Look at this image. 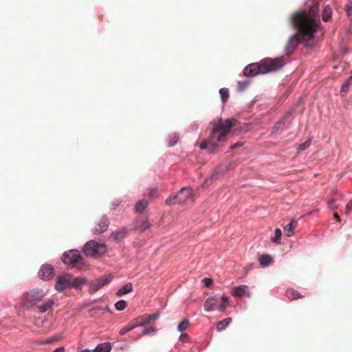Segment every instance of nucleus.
I'll return each mask as SVG.
<instances>
[{"instance_id": "f257e3e1", "label": "nucleus", "mask_w": 352, "mask_h": 352, "mask_svg": "<svg viewBox=\"0 0 352 352\" xmlns=\"http://www.w3.org/2000/svg\"><path fill=\"white\" fill-rule=\"evenodd\" d=\"M289 20L290 23L298 29V32L289 38L283 50L285 55H290L300 43L307 47L313 46L314 41L318 40L324 34L319 17L318 2L309 0L303 9L291 15Z\"/></svg>"}, {"instance_id": "f03ea898", "label": "nucleus", "mask_w": 352, "mask_h": 352, "mask_svg": "<svg viewBox=\"0 0 352 352\" xmlns=\"http://www.w3.org/2000/svg\"><path fill=\"white\" fill-rule=\"evenodd\" d=\"M285 63L283 56L274 58H265L258 63H253L245 66L243 70V75L254 77L259 74H266L276 72L283 67Z\"/></svg>"}, {"instance_id": "7ed1b4c3", "label": "nucleus", "mask_w": 352, "mask_h": 352, "mask_svg": "<svg viewBox=\"0 0 352 352\" xmlns=\"http://www.w3.org/2000/svg\"><path fill=\"white\" fill-rule=\"evenodd\" d=\"M225 133V131H221L219 133H217L215 130L211 131L208 142L202 141L199 146L201 150H207L209 153L216 152L219 147V144L224 142L223 137Z\"/></svg>"}, {"instance_id": "20e7f679", "label": "nucleus", "mask_w": 352, "mask_h": 352, "mask_svg": "<svg viewBox=\"0 0 352 352\" xmlns=\"http://www.w3.org/2000/svg\"><path fill=\"white\" fill-rule=\"evenodd\" d=\"M45 293L41 289L34 288L26 292L22 296V305L25 309H30L41 302Z\"/></svg>"}, {"instance_id": "39448f33", "label": "nucleus", "mask_w": 352, "mask_h": 352, "mask_svg": "<svg viewBox=\"0 0 352 352\" xmlns=\"http://www.w3.org/2000/svg\"><path fill=\"white\" fill-rule=\"evenodd\" d=\"M107 249V247L104 243L90 240L83 246L82 252L86 256L97 258L104 254Z\"/></svg>"}, {"instance_id": "423d86ee", "label": "nucleus", "mask_w": 352, "mask_h": 352, "mask_svg": "<svg viewBox=\"0 0 352 352\" xmlns=\"http://www.w3.org/2000/svg\"><path fill=\"white\" fill-rule=\"evenodd\" d=\"M65 265L75 267L77 264L83 265V258L78 250L72 249L65 251L61 257Z\"/></svg>"}, {"instance_id": "0eeeda50", "label": "nucleus", "mask_w": 352, "mask_h": 352, "mask_svg": "<svg viewBox=\"0 0 352 352\" xmlns=\"http://www.w3.org/2000/svg\"><path fill=\"white\" fill-rule=\"evenodd\" d=\"M236 120L233 118H229L226 120L224 122L222 121L221 118L219 120H212L210 124H212V131H216L217 133H219L221 131H225L224 135V142L226 141L227 135L230 133V128L234 125Z\"/></svg>"}, {"instance_id": "6e6552de", "label": "nucleus", "mask_w": 352, "mask_h": 352, "mask_svg": "<svg viewBox=\"0 0 352 352\" xmlns=\"http://www.w3.org/2000/svg\"><path fill=\"white\" fill-rule=\"evenodd\" d=\"M38 276L43 280H52L54 277V268L52 265L43 264L41 265Z\"/></svg>"}, {"instance_id": "1a4fd4ad", "label": "nucleus", "mask_w": 352, "mask_h": 352, "mask_svg": "<svg viewBox=\"0 0 352 352\" xmlns=\"http://www.w3.org/2000/svg\"><path fill=\"white\" fill-rule=\"evenodd\" d=\"M151 224L148 222L147 217H140L135 219L131 226V231L140 230L143 232L150 228Z\"/></svg>"}, {"instance_id": "9d476101", "label": "nucleus", "mask_w": 352, "mask_h": 352, "mask_svg": "<svg viewBox=\"0 0 352 352\" xmlns=\"http://www.w3.org/2000/svg\"><path fill=\"white\" fill-rule=\"evenodd\" d=\"M71 287V276L69 274L58 276L56 278L55 289L58 292H63L65 289Z\"/></svg>"}, {"instance_id": "9b49d317", "label": "nucleus", "mask_w": 352, "mask_h": 352, "mask_svg": "<svg viewBox=\"0 0 352 352\" xmlns=\"http://www.w3.org/2000/svg\"><path fill=\"white\" fill-rule=\"evenodd\" d=\"M112 280L111 275H105L100 278H98L94 281H91L89 283V287L90 289L92 292H96L105 286L106 285L109 284Z\"/></svg>"}, {"instance_id": "f8f14e48", "label": "nucleus", "mask_w": 352, "mask_h": 352, "mask_svg": "<svg viewBox=\"0 0 352 352\" xmlns=\"http://www.w3.org/2000/svg\"><path fill=\"white\" fill-rule=\"evenodd\" d=\"M232 294L234 297L238 298H250V293L249 287L245 285L235 286L232 288Z\"/></svg>"}, {"instance_id": "ddd939ff", "label": "nucleus", "mask_w": 352, "mask_h": 352, "mask_svg": "<svg viewBox=\"0 0 352 352\" xmlns=\"http://www.w3.org/2000/svg\"><path fill=\"white\" fill-rule=\"evenodd\" d=\"M219 302L217 296H210L206 298L204 304V311L211 312L217 308V303Z\"/></svg>"}, {"instance_id": "4468645a", "label": "nucleus", "mask_w": 352, "mask_h": 352, "mask_svg": "<svg viewBox=\"0 0 352 352\" xmlns=\"http://www.w3.org/2000/svg\"><path fill=\"white\" fill-rule=\"evenodd\" d=\"M109 226V219L107 215H103L97 224L94 232L96 234L104 232Z\"/></svg>"}, {"instance_id": "2eb2a0df", "label": "nucleus", "mask_w": 352, "mask_h": 352, "mask_svg": "<svg viewBox=\"0 0 352 352\" xmlns=\"http://www.w3.org/2000/svg\"><path fill=\"white\" fill-rule=\"evenodd\" d=\"M192 189L190 187H183L176 193V195L179 201L183 203L190 197Z\"/></svg>"}, {"instance_id": "dca6fc26", "label": "nucleus", "mask_w": 352, "mask_h": 352, "mask_svg": "<svg viewBox=\"0 0 352 352\" xmlns=\"http://www.w3.org/2000/svg\"><path fill=\"white\" fill-rule=\"evenodd\" d=\"M130 231H131V228L122 227L120 230L113 232L111 235L115 241H119L124 239Z\"/></svg>"}, {"instance_id": "f3484780", "label": "nucleus", "mask_w": 352, "mask_h": 352, "mask_svg": "<svg viewBox=\"0 0 352 352\" xmlns=\"http://www.w3.org/2000/svg\"><path fill=\"white\" fill-rule=\"evenodd\" d=\"M111 350V344L110 342H102L98 344L96 348L92 350L85 349L80 352H110Z\"/></svg>"}, {"instance_id": "a211bd4d", "label": "nucleus", "mask_w": 352, "mask_h": 352, "mask_svg": "<svg viewBox=\"0 0 352 352\" xmlns=\"http://www.w3.org/2000/svg\"><path fill=\"white\" fill-rule=\"evenodd\" d=\"M54 305V300L51 298L45 299L41 305H37L38 311L41 314H43L50 309Z\"/></svg>"}, {"instance_id": "6ab92c4d", "label": "nucleus", "mask_w": 352, "mask_h": 352, "mask_svg": "<svg viewBox=\"0 0 352 352\" xmlns=\"http://www.w3.org/2000/svg\"><path fill=\"white\" fill-rule=\"evenodd\" d=\"M298 224V221L295 219H292L290 222L284 228V232L287 236H292L294 235V230Z\"/></svg>"}, {"instance_id": "aec40b11", "label": "nucleus", "mask_w": 352, "mask_h": 352, "mask_svg": "<svg viewBox=\"0 0 352 352\" xmlns=\"http://www.w3.org/2000/svg\"><path fill=\"white\" fill-rule=\"evenodd\" d=\"M133 287L131 283H126L122 285L116 293V296L120 297L123 295L127 294L133 291Z\"/></svg>"}, {"instance_id": "412c9836", "label": "nucleus", "mask_w": 352, "mask_h": 352, "mask_svg": "<svg viewBox=\"0 0 352 352\" xmlns=\"http://www.w3.org/2000/svg\"><path fill=\"white\" fill-rule=\"evenodd\" d=\"M332 16V8L329 5H324L322 10V19L327 22Z\"/></svg>"}, {"instance_id": "4be33fe9", "label": "nucleus", "mask_w": 352, "mask_h": 352, "mask_svg": "<svg viewBox=\"0 0 352 352\" xmlns=\"http://www.w3.org/2000/svg\"><path fill=\"white\" fill-rule=\"evenodd\" d=\"M148 202L147 200L142 199L139 200L134 206V211L136 213H142L148 206Z\"/></svg>"}, {"instance_id": "5701e85b", "label": "nucleus", "mask_w": 352, "mask_h": 352, "mask_svg": "<svg viewBox=\"0 0 352 352\" xmlns=\"http://www.w3.org/2000/svg\"><path fill=\"white\" fill-rule=\"evenodd\" d=\"M272 257L269 254H262L258 257L259 264L262 267H267L272 263Z\"/></svg>"}, {"instance_id": "b1692460", "label": "nucleus", "mask_w": 352, "mask_h": 352, "mask_svg": "<svg viewBox=\"0 0 352 352\" xmlns=\"http://www.w3.org/2000/svg\"><path fill=\"white\" fill-rule=\"evenodd\" d=\"M86 280L82 277H76L71 280V287H74L77 289H81L82 285L85 284Z\"/></svg>"}, {"instance_id": "393cba45", "label": "nucleus", "mask_w": 352, "mask_h": 352, "mask_svg": "<svg viewBox=\"0 0 352 352\" xmlns=\"http://www.w3.org/2000/svg\"><path fill=\"white\" fill-rule=\"evenodd\" d=\"M219 93L220 95L221 101L222 104L224 105L226 102L228 101V99L229 98L230 96L229 90L228 88L226 87L221 88L219 91Z\"/></svg>"}, {"instance_id": "a878e982", "label": "nucleus", "mask_w": 352, "mask_h": 352, "mask_svg": "<svg viewBox=\"0 0 352 352\" xmlns=\"http://www.w3.org/2000/svg\"><path fill=\"white\" fill-rule=\"evenodd\" d=\"M231 322H232L231 318H227L226 319L222 320L221 321H219L217 323V331H223L227 327L229 326V324L231 323Z\"/></svg>"}, {"instance_id": "bb28decb", "label": "nucleus", "mask_w": 352, "mask_h": 352, "mask_svg": "<svg viewBox=\"0 0 352 352\" xmlns=\"http://www.w3.org/2000/svg\"><path fill=\"white\" fill-rule=\"evenodd\" d=\"M285 295L290 300H296L301 298L300 294L293 289H288L285 292Z\"/></svg>"}, {"instance_id": "cd10ccee", "label": "nucleus", "mask_w": 352, "mask_h": 352, "mask_svg": "<svg viewBox=\"0 0 352 352\" xmlns=\"http://www.w3.org/2000/svg\"><path fill=\"white\" fill-rule=\"evenodd\" d=\"M179 135L177 133H173L168 135V146L171 147L174 146L179 140Z\"/></svg>"}, {"instance_id": "c85d7f7f", "label": "nucleus", "mask_w": 352, "mask_h": 352, "mask_svg": "<svg viewBox=\"0 0 352 352\" xmlns=\"http://www.w3.org/2000/svg\"><path fill=\"white\" fill-rule=\"evenodd\" d=\"M60 335H54L45 340H41L38 342L39 344H48L58 341L60 338Z\"/></svg>"}, {"instance_id": "c756f323", "label": "nucleus", "mask_w": 352, "mask_h": 352, "mask_svg": "<svg viewBox=\"0 0 352 352\" xmlns=\"http://www.w3.org/2000/svg\"><path fill=\"white\" fill-rule=\"evenodd\" d=\"M179 204H181V202L179 201L176 194L169 197L166 199V204L168 206H173Z\"/></svg>"}, {"instance_id": "7c9ffc66", "label": "nucleus", "mask_w": 352, "mask_h": 352, "mask_svg": "<svg viewBox=\"0 0 352 352\" xmlns=\"http://www.w3.org/2000/svg\"><path fill=\"white\" fill-rule=\"evenodd\" d=\"M127 306V302L124 300H118L115 303V308L117 311H123Z\"/></svg>"}, {"instance_id": "2f4dec72", "label": "nucleus", "mask_w": 352, "mask_h": 352, "mask_svg": "<svg viewBox=\"0 0 352 352\" xmlns=\"http://www.w3.org/2000/svg\"><path fill=\"white\" fill-rule=\"evenodd\" d=\"M189 325V321L187 319H184L177 325V331L183 332L185 331Z\"/></svg>"}, {"instance_id": "473e14b6", "label": "nucleus", "mask_w": 352, "mask_h": 352, "mask_svg": "<svg viewBox=\"0 0 352 352\" xmlns=\"http://www.w3.org/2000/svg\"><path fill=\"white\" fill-rule=\"evenodd\" d=\"M282 235V231L280 228H276L275 230V236L272 239L274 243H280V238Z\"/></svg>"}, {"instance_id": "72a5a7b5", "label": "nucleus", "mask_w": 352, "mask_h": 352, "mask_svg": "<svg viewBox=\"0 0 352 352\" xmlns=\"http://www.w3.org/2000/svg\"><path fill=\"white\" fill-rule=\"evenodd\" d=\"M250 82L248 80L239 81L237 84V89L239 91H244L248 86Z\"/></svg>"}, {"instance_id": "f704fd0d", "label": "nucleus", "mask_w": 352, "mask_h": 352, "mask_svg": "<svg viewBox=\"0 0 352 352\" xmlns=\"http://www.w3.org/2000/svg\"><path fill=\"white\" fill-rule=\"evenodd\" d=\"M311 141H312V138H309L307 141L300 144L298 146V150L299 151L306 150L310 146Z\"/></svg>"}, {"instance_id": "c9c22d12", "label": "nucleus", "mask_w": 352, "mask_h": 352, "mask_svg": "<svg viewBox=\"0 0 352 352\" xmlns=\"http://www.w3.org/2000/svg\"><path fill=\"white\" fill-rule=\"evenodd\" d=\"M218 175H219L218 173L214 172L210 177H208L206 179L205 182H204V184H202V186L210 184V183H212L213 179H216L218 178Z\"/></svg>"}, {"instance_id": "e433bc0d", "label": "nucleus", "mask_w": 352, "mask_h": 352, "mask_svg": "<svg viewBox=\"0 0 352 352\" xmlns=\"http://www.w3.org/2000/svg\"><path fill=\"white\" fill-rule=\"evenodd\" d=\"M328 208L331 210H336L338 208V205L336 204L334 199H331L327 202Z\"/></svg>"}, {"instance_id": "4c0bfd02", "label": "nucleus", "mask_w": 352, "mask_h": 352, "mask_svg": "<svg viewBox=\"0 0 352 352\" xmlns=\"http://www.w3.org/2000/svg\"><path fill=\"white\" fill-rule=\"evenodd\" d=\"M133 329V327H132V324L129 323V324H126V326H124V327H122L119 331V334L121 336L124 335L126 332L130 331Z\"/></svg>"}, {"instance_id": "58836bf2", "label": "nucleus", "mask_w": 352, "mask_h": 352, "mask_svg": "<svg viewBox=\"0 0 352 352\" xmlns=\"http://www.w3.org/2000/svg\"><path fill=\"white\" fill-rule=\"evenodd\" d=\"M285 118H283V119H281L280 120H279L278 122H277L276 123V124L272 130V133H275L285 124Z\"/></svg>"}, {"instance_id": "ea45409f", "label": "nucleus", "mask_w": 352, "mask_h": 352, "mask_svg": "<svg viewBox=\"0 0 352 352\" xmlns=\"http://www.w3.org/2000/svg\"><path fill=\"white\" fill-rule=\"evenodd\" d=\"M344 214L346 215L352 214V199L347 203L345 208Z\"/></svg>"}, {"instance_id": "a19ab883", "label": "nucleus", "mask_w": 352, "mask_h": 352, "mask_svg": "<svg viewBox=\"0 0 352 352\" xmlns=\"http://www.w3.org/2000/svg\"><path fill=\"white\" fill-rule=\"evenodd\" d=\"M130 324H131L132 327H133V329L137 327H144V324L140 322L139 318H136L132 320Z\"/></svg>"}, {"instance_id": "79ce46f5", "label": "nucleus", "mask_w": 352, "mask_h": 352, "mask_svg": "<svg viewBox=\"0 0 352 352\" xmlns=\"http://www.w3.org/2000/svg\"><path fill=\"white\" fill-rule=\"evenodd\" d=\"M122 201L120 199H116L113 201L111 204V210H114L117 208V207L121 204Z\"/></svg>"}, {"instance_id": "37998d69", "label": "nucleus", "mask_w": 352, "mask_h": 352, "mask_svg": "<svg viewBox=\"0 0 352 352\" xmlns=\"http://www.w3.org/2000/svg\"><path fill=\"white\" fill-rule=\"evenodd\" d=\"M349 82H344L340 88V93H346L349 91Z\"/></svg>"}, {"instance_id": "c03bdc74", "label": "nucleus", "mask_w": 352, "mask_h": 352, "mask_svg": "<svg viewBox=\"0 0 352 352\" xmlns=\"http://www.w3.org/2000/svg\"><path fill=\"white\" fill-rule=\"evenodd\" d=\"M345 11L347 13L348 16L351 15V12H352V1H349L345 8Z\"/></svg>"}, {"instance_id": "a18cd8bd", "label": "nucleus", "mask_w": 352, "mask_h": 352, "mask_svg": "<svg viewBox=\"0 0 352 352\" xmlns=\"http://www.w3.org/2000/svg\"><path fill=\"white\" fill-rule=\"evenodd\" d=\"M203 282H204V286L206 287H208L212 285V280L210 278H204Z\"/></svg>"}, {"instance_id": "49530a36", "label": "nucleus", "mask_w": 352, "mask_h": 352, "mask_svg": "<svg viewBox=\"0 0 352 352\" xmlns=\"http://www.w3.org/2000/svg\"><path fill=\"white\" fill-rule=\"evenodd\" d=\"M148 318V320L151 321V320H157L159 316H160V313L159 312H156V313H154L151 315H147Z\"/></svg>"}, {"instance_id": "de8ad7c7", "label": "nucleus", "mask_w": 352, "mask_h": 352, "mask_svg": "<svg viewBox=\"0 0 352 352\" xmlns=\"http://www.w3.org/2000/svg\"><path fill=\"white\" fill-rule=\"evenodd\" d=\"M157 193V188H152L148 192V196L151 198L155 197Z\"/></svg>"}, {"instance_id": "09e8293b", "label": "nucleus", "mask_w": 352, "mask_h": 352, "mask_svg": "<svg viewBox=\"0 0 352 352\" xmlns=\"http://www.w3.org/2000/svg\"><path fill=\"white\" fill-rule=\"evenodd\" d=\"M156 331V329L155 328H148V329H145L143 331H142V335H148L150 334L151 332H155Z\"/></svg>"}, {"instance_id": "8fccbe9b", "label": "nucleus", "mask_w": 352, "mask_h": 352, "mask_svg": "<svg viewBox=\"0 0 352 352\" xmlns=\"http://www.w3.org/2000/svg\"><path fill=\"white\" fill-rule=\"evenodd\" d=\"M243 145V142H236V144H233V145L230 147V148H231L232 150H234V149H235V148H239V147L242 146Z\"/></svg>"}, {"instance_id": "3c124183", "label": "nucleus", "mask_w": 352, "mask_h": 352, "mask_svg": "<svg viewBox=\"0 0 352 352\" xmlns=\"http://www.w3.org/2000/svg\"><path fill=\"white\" fill-rule=\"evenodd\" d=\"M140 322L144 324V327L146 326L147 324L149 323L150 320H148V318L146 316H144L142 319L140 320Z\"/></svg>"}, {"instance_id": "603ef678", "label": "nucleus", "mask_w": 352, "mask_h": 352, "mask_svg": "<svg viewBox=\"0 0 352 352\" xmlns=\"http://www.w3.org/2000/svg\"><path fill=\"white\" fill-rule=\"evenodd\" d=\"M199 124L197 122H193L190 124V129L192 130L196 131L199 128Z\"/></svg>"}, {"instance_id": "864d4df0", "label": "nucleus", "mask_w": 352, "mask_h": 352, "mask_svg": "<svg viewBox=\"0 0 352 352\" xmlns=\"http://www.w3.org/2000/svg\"><path fill=\"white\" fill-rule=\"evenodd\" d=\"M219 299L221 300V303H223V304L228 302V298L225 295H222L221 296H220V298H219Z\"/></svg>"}, {"instance_id": "5fc2aeb1", "label": "nucleus", "mask_w": 352, "mask_h": 352, "mask_svg": "<svg viewBox=\"0 0 352 352\" xmlns=\"http://www.w3.org/2000/svg\"><path fill=\"white\" fill-rule=\"evenodd\" d=\"M226 308V305L223 303H221L218 307H217V309L219 311H224L225 309Z\"/></svg>"}, {"instance_id": "6e6d98bb", "label": "nucleus", "mask_w": 352, "mask_h": 352, "mask_svg": "<svg viewBox=\"0 0 352 352\" xmlns=\"http://www.w3.org/2000/svg\"><path fill=\"white\" fill-rule=\"evenodd\" d=\"M65 351V349L63 346H60V347H58V348H56V349H54L53 351V352H64Z\"/></svg>"}, {"instance_id": "4d7b16f0", "label": "nucleus", "mask_w": 352, "mask_h": 352, "mask_svg": "<svg viewBox=\"0 0 352 352\" xmlns=\"http://www.w3.org/2000/svg\"><path fill=\"white\" fill-rule=\"evenodd\" d=\"M333 218L338 222H340L341 221L339 215L337 214V213H334L333 214Z\"/></svg>"}, {"instance_id": "13d9d810", "label": "nucleus", "mask_w": 352, "mask_h": 352, "mask_svg": "<svg viewBox=\"0 0 352 352\" xmlns=\"http://www.w3.org/2000/svg\"><path fill=\"white\" fill-rule=\"evenodd\" d=\"M346 82H349V85L352 82V75H351V76L347 78V80H346Z\"/></svg>"}, {"instance_id": "bf43d9fd", "label": "nucleus", "mask_w": 352, "mask_h": 352, "mask_svg": "<svg viewBox=\"0 0 352 352\" xmlns=\"http://www.w3.org/2000/svg\"><path fill=\"white\" fill-rule=\"evenodd\" d=\"M337 192H338V190L336 189H332L331 190V195H336Z\"/></svg>"}, {"instance_id": "052dcab7", "label": "nucleus", "mask_w": 352, "mask_h": 352, "mask_svg": "<svg viewBox=\"0 0 352 352\" xmlns=\"http://www.w3.org/2000/svg\"><path fill=\"white\" fill-rule=\"evenodd\" d=\"M180 336L183 337V338H185V337L187 336V334L186 333H182Z\"/></svg>"}, {"instance_id": "680f3d73", "label": "nucleus", "mask_w": 352, "mask_h": 352, "mask_svg": "<svg viewBox=\"0 0 352 352\" xmlns=\"http://www.w3.org/2000/svg\"><path fill=\"white\" fill-rule=\"evenodd\" d=\"M349 17L350 18L351 20H352V12H351V15L349 16Z\"/></svg>"}, {"instance_id": "e2e57ef3", "label": "nucleus", "mask_w": 352, "mask_h": 352, "mask_svg": "<svg viewBox=\"0 0 352 352\" xmlns=\"http://www.w3.org/2000/svg\"><path fill=\"white\" fill-rule=\"evenodd\" d=\"M347 51H348V50H347L346 48H344V53H346V52H347Z\"/></svg>"}]
</instances>
